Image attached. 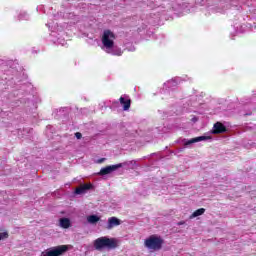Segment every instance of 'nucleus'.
I'll list each match as a JSON object with an SVG mask.
<instances>
[{
    "label": "nucleus",
    "mask_w": 256,
    "mask_h": 256,
    "mask_svg": "<svg viewBox=\"0 0 256 256\" xmlns=\"http://www.w3.org/2000/svg\"><path fill=\"white\" fill-rule=\"evenodd\" d=\"M121 167H123V164H115V165L106 166V167L100 169V171L98 172L97 175H100V176L109 175V174L113 173V171H117V169H121Z\"/></svg>",
    "instance_id": "nucleus-5"
},
{
    "label": "nucleus",
    "mask_w": 256,
    "mask_h": 256,
    "mask_svg": "<svg viewBox=\"0 0 256 256\" xmlns=\"http://www.w3.org/2000/svg\"><path fill=\"white\" fill-rule=\"evenodd\" d=\"M91 189H93V184H81L78 188L75 189L74 193H85V191H91Z\"/></svg>",
    "instance_id": "nucleus-9"
},
{
    "label": "nucleus",
    "mask_w": 256,
    "mask_h": 256,
    "mask_svg": "<svg viewBox=\"0 0 256 256\" xmlns=\"http://www.w3.org/2000/svg\"><path fill=\"white\" fill-rule=\"evenodd\" d=\"M59 222L62 229H69L71 227V220L69 218H61Z\"/></svg>",
    "instance_id": "nucleus-11"
},
{
    "label": "nucleus",
    "mask_w": 256,
    "mask_h": 256,
    "mask_svg": "<svg viewBox=\"0 0 256 256\" xmlns=\"http://www.w3.org/2000/svg\"><path fill=\"white\" fill-rule=\"evenodd\" d=\"M69 251V246L60 245L52 248L50 251L42 252L40 256H61Z\"/></svg>",
    "instance_id": "nucleus-4"
},
{
    "label": "nucleus",
    "mask_w": 256,
    "mask_h": 256,
    "mask_svg": "<svg viewBox=\"0 0 256 256\" xmlns=\"http://www.w3.org/2000/svg\"><path fill=\"white\" fill-rule=\"evenodd\" d=\"M2 239H9V233L8 232H0V241Z\"/></svg>",
    "instance_id": "nucleus-14"
},
{
    "label": "nucleus",
    "mask_w": 256,
    "mask_h": 256,
    "mask_svg": "<svg viewBox=\"0 0 256 256\" xmlns=\"http://www.w3.org/2000/svg\"><path fill=\"white\" fill-rule=\"evenodd\" d=\"M102 44L106 49H113L115 47V33L109 29L104 30Z\"/></svg>",
    "instance_id": "nucleus-3"
},
{
    "label": "nucleus",
    "mask_w": 256,
    "mask_h": 256,
    "mask_svg": "<svg viewBox=\"0 0 256 256\" xmlns=\"http://www.w3.org/2000/svg\"><path fill=\"white\" fill-rule=\"evenodd\" d=\"M119 225H121V219L112 216L110 218H108V223L106 225V229H108V231H111V229H114V227H119Z\"/></svg>",
    "instance_id": "nucleus-6"
},
{
    "label": "nucleus",
    "mask_w": 256,
    "mask_h": 256,
    "mask_svg": "<svg viewBox=\"0 0 256 256\" xmlns=\"http://www.w3.org/2000/svg\"><path fill=\"white\" fill-rule=\"evenodd\" d=\"M207 139H209V137L207 136H198L195 138H192L188 141L185 142V145H193V143H199L201 141H207Z\"/></svg>",
    "instance_id": "nucleus-10"
},
{
    "label": "nucleus",
    "mask_w": 256,
    "mask_h": 256,
    "mask_svg": "<svg viewBox=\"0 0 256 256\" xmlns=\"http://www.w3.org/2000/svg\"><path fill=\"white\" fill-rule=\"evenodd\" d=\"M179 225H185V221L180 222Z\"/></svg>",
    "instance_id": "nucleus-17"
},
{
    "label": "nucleus",
    "mask_w": 256,
    "mask_h": 256,
    "mask_svg": "<svg viewBox=\"0 0 256 256\" xmlns=\"http://www.w3.org/2000/svg\"><path fill=\"white\" fill-rule=\"evenodd\" d=\"M144 245L145 247H147V249H153V251H159L163 247V240L161 239V237L152 235L145 240Z\"/></svg>",
    "instance_id": "nucleus-2"
},
{
    "label": "nucleus",
    "mask_w": 256,
    "mask_h": 256,
    "mask_svg": "<svg viewBox=\"0 0 256 256\" xmlns=\"http://www.w3.org/2000/svg\"><path fill=\"white\" fill-rule=\"evenodd\" d=\"M87 221L91 225H95V223H99V221H101V218L97 215H90L87 217Z\"/></svg>",
    "instance_id": "nucleus-12"
},
{
    "label": "nucleus",
    "mask_w": 256,
    "mask_h": 256,
    "mask_svg": "<svg viewBox=\"0 0 256 256\" xmlns=\"http://www.w3.org/2000/svg\"><path fill=\"white\" fill-rule=\"evenodd\" d=\"M205 213V208L195 210L189 217V219H195V217H201Z\"/></svg>",
    "instance_id": "nucleus-13"
},
{
    "label": "nucleus",
    "mask_w": 256,
    "mask_h": 256,
    "mask_svg": "<svg viewBox=\"0 0 256 256\" xmlns=\"http://www.w3.org/2000/svg\"><path fill=\"white\" fill-rule=\"evenodd\" d=\"M213 135H221L222 133H227V127L221 122H216L212 130Z\"/></svg>",
    "instance_id": "nucleus-7"
},
{
    "label": "nucleus",
    "mask_w": 256,
    "mask_h": 256,
    "mask_svg": "<svg viewBox=\"0 0 256 256\" xmlns=\"http://www.w3.org/2000/svg\"><path fill=\"white\" fill-rule=\"evenodd\" d=\"M105 160L106 158H100L96 161V163L101 164V163H104Z\"/></svg>",
    "instance_id": "nucleus-16"
},
{
    "label": "nucleus",
    "mask_w": 256,
    "mask_h": 256,
    "mask_svg": "<svg viewBox=\"0 0 256 256\" xmlns=\"http://www.w3.org/2000/svg\"><path fill=\"white\" fill-rule=\"evenodd\" d=\"M75 137L76 139H81L83 137V134H81V132H76Z\"/></svg>",
    "instance_id": "nucleus-15"
},
{
    "label": "nucleus",
    "mask_w": 256,
    "mask_h": 256,
    "mask_svg": "<svg viewBox=\"0 0 256 256\" xmlns=\"http://www.w3.org/2000/svg\"><path fill=\"white\" fill-rule=\"evenodd\" d=\"M120 105L123 107V111H129L131 109V99L129 96L119 98Z\"/></svg>",
    "instance_id": "nucleus-8"
},
{
    "label": "nucleus",
    "mask_w": 256,
    "mask_h": 256,
    "mask_svg": "<svg viewBox=\"0 0 256 256\" xmlns=\"http://www.w3.org/2000/svg\"><path fill=\"white\" fill-rule=\"evenodd\" d=\"M93 245L96 251H103V249L111 251L112 249H117V247H119V242L115 238L102 236L94 240Z\"/></svg>",
    "instance_id": "nucleus-1"
}]
</instances>
